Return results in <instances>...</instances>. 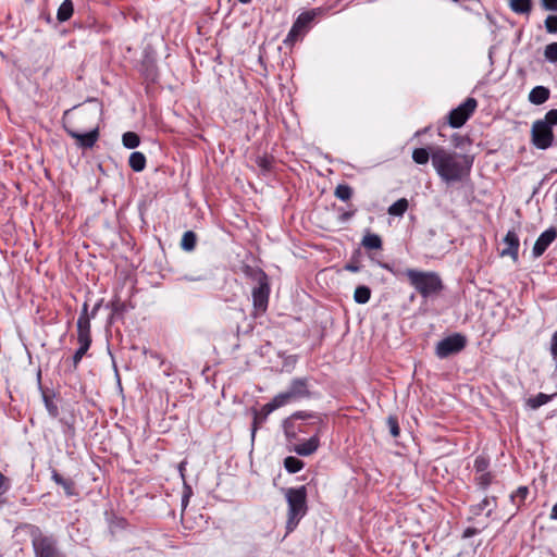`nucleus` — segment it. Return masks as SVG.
<instances>
[{
    "label": "nucleus",
    "mask_w": 557,
    "mask_h": 557,
    "mask_svg": "<svg viewBox=\"0 0 557 557\" xmlns=\"http://www.w3.org/2000/svg\"><path fill=\"white\" fill-rule=\"evenodd\" d=\"M431 154L432 165L443 182H461L469 176L473 157L457 153L442 146H432Z\"/></svg>",
    "instance_id": "f257e3e1"
},
{
    "label": "nucleus",
    "mask_w": 557,
    "mask_h": 557,
    "mask_svg": "<svg viewBox=\"0 0 557 557\" xmlns=\"http://www.w3.org/2000/svg\"><path fill=\"white\" fill-rule=\"evenodd\" d=\"M403 274L407 277L409 284L424 299L436 297L444 289V283L440 274L434 271L406 269Z\"/></svg>",
    "instance_id": "f03ea898"
},
{
    "label": "nucleus",
    "mask_w": 557,
    "mask_h": 557,
    "mask_svg": "<svg viewBox=\"0 0 557 557\" xmlns=\"http://www.w3.org/2000/svg\"><path fill=\"white\" fill-rule=\"evenodd\" d=\"M284 495L288 507L286 521V533L288 534L297 528L299 521L308 511L307 488L305 485L289 487L284 491Z\"/></svg>",
    "instance_id": "7ed1b4c3"
},
{
    "label": "nucleus",
    "mask_w": 557,
    "mask_h": 557,
    "mask_svg": "<svg viewBox=\"0 0 557 557\" xmlns=\"http://www.w3.org/2000/svg\"><path fill=\"white\" fill-rule=\"evenodd\" d=\"M250 271V277L256 282V286L252 288V302L257 313H264L268 309L269 296H270V283L269 277L264 271L257 269Z\"/></svg>",
    "instance_id": "20e7f679"
},
{
    "label": "nucleus",
    "mask_w": 557,
    "mask_h": 557,
    "mask_svg": "<svg viewBox=\"0 0 557 557\" xmlns=\"http://www.w3.org/2000/svg\"><path fill=\"white\" fill-rule=\"evenodd\" d=\"M32 543L36 557H65L58 547L57 539L42 534L38 529L32 534Z\"/></svg>",
    "instance_id": "39448f33"
},
{
    "label": "nucleus",
    "mask_w": 557,
    "mask_h": 557,
    "mask_svg": "<svg viewBox=\"0 0 557 557\" xmlns=\"http://www.w3.org/2000/svg\"><path fill=\"white\" fill-rule=\"evenodd\" d=\"M311 393L309 391L308 379L296 377L293 379L288 388L285 392L277 394L275 397L281 406H285L293 401H297L304 398H309Z\"/></svg>",
    "instance_id": "423d86ee"
},
{
    "label": "nucleus",
    "mask_w": 557,
    "mask_h": 557,
    "mask_svg": "<svg viewBox=\"0 0 557 557\" xmlns=\"http://www.w3.org/2000/svg\"><path fill=\"white\" fill-rule=\"evenodd\" d=\"M467 345V338L460 333H455L440 341L436 345L435 352L441 359L460 352Z\"/></svg>",
    "instance_id": "0eeeda50"
},
{
    "label": "nucleus",
    "mask_w": 557,
    "mask_h": 557,
    "mask_svg": "<svg viewBox=\"0 0 557 557\" xmlns=\"http://www.w3.org/2000/svg\"><path fill=\"white\" fill-rule=\"evenodd\" d=\"M319 14H321V9H312L299 14L297 20L294 22L285 42L293 44L297 41L298 38L309 29L311 23Z\"/></svg>",
    "instance_id": "6e6552de"
},
{
    "label": "nucleus",
    "mask_w": 557,
    "mask_h": 557,
    "mask_svg": "<svg viewBox=\"0 0 557 557\" xmlns=\"http://www.w3.org/2000/svg\"><path fill=\"white\" fill-rule=\"evenodd\" d=\"M478 107L474 98H467L463 103L453 109L448 114V123L451 127H461L472 115Z\"/></svg>",
    "instance_id": "1a4fd4ad"
},
{
    "label": "nucleus",
    "mask_w": 557,
    "mask_h": 557,
    "mask_svg": "<svg viewBox=\"0 0 557 557\" xmlns=\"http://www.w3.org/2000/svg\"><path fill=\"white\" fill-rule=\"evenodd\" d=\"M69 114V111H65L63 116V126L67 135L76 140V145L78 148L82 149H90L95 146L99 138V131L98 128H94L92 131L88 133H79L75 128H73L69 123L66 122V116Z\"/></svg>",
    "instance_id": "9d476101"
},
{
    "label": "nucleus",
    "mask_w": 557,
    "mask_h": 557,
    "mask_svg": "<svg viewBox=\"0 0 557 557\" xmlns=\"http://www.w3.org/2000/svg\"><path fill=\"white\" fill-rule=\"evenodd\" d=\"M532 144L537 148L545 150L553 146L554 133L548 125L536 120L531 129Z\"/></svg>",
    "instance_id": "9b49d317"
},
{
    "label": "nucleus",
    "mask_w": 557,
    "mask_h": 557,
    "mask_svg": "<svg viewBox=\"0 0 557 557\" xmlns=\"http://www.w3.org/2000/svg\"><path fill=\"white\" fill-rule=\"evenodd\" d=\"M280 407H282V406H281V404L277 403V399L274 396V398L270 403L263 405L260 410L252 409V414H253L252 425H251L252 437H255L257 430L267 421L268 416Z\"/></svg>",
    "instance_id": "f8f14e48"
},
{
    "label": "nucleus",
    "mask_w": 557,
    "mask_h": 557,
    "mask_svg": "<svg viewBox=\"0 0 557 557\" xmlns=\"http://www.w3.org/2000/svg\"><path fill=\"white\" fill-rule=\"evenodd\" d=\"M312 420V424H319L322 422L321 417L315 412H307V411H297L293 413L288 419L284 422V429L287 436L295 435V426L293 424L294 420Z\"/></svg>",
    "instance_id": "ddd939ff"
},
{
    "label": "nucleus",
    "mask_w": 557,
    "mask_h": 557,
    "mask_svg": "<svg viewBox=\"0 0 557 557\" xmlns=\"http://www.w3.org/2000/svg\"><path fill=\"white\" fill-rule=\"evenodd\" d=\"M557 237V231L555 227H549L545 232H543L539 238L536 239L534 246H533V256L535 258L541 257L545 250L548 248V246L556 239Z\"/></svg>",
    "instance_id": "4468645a"
},
{
    "label": "nucleus",
    "mask_w": 557,
    "mask_h": 557,
    "mask_svg": "<svg viewBox=\"0 0 557 557\" xmlns=\"http://www.w3.org/2000/svg\"><path fill=\"white\" fill-rule=\"evenodd\" d=\"M88 305L85 302L82 313L77 320V339L91 341L90 336V318L87 313Z\"/></svg>",
    "instance_id": "2eb2a0df"
},
{
    "label": "nucleus",
    "mask_w": 557,
    "mask_h": 557,
    "mask_svg": "<svg viewBox=\"0 0 557 557\" xmlns=\"http://www.w3.org/2000/svg\"><path fill=\"white\" fill-rule=\"evenodd\" d=\"M504 244L507 245L500 252V255L509 256L516 262L518 261V250H519V238L515 231H508L505 238Z\"/></svg>",
    "instance_id": "dca6fc26"
},
{
    "label": "nucleus",
    "mask_w": 557,
    "mask_h": 557,
    "mask_svg": "<svg viewBox=\"0 0 557 557\" xmlns=\"http://www.w3.org/2000/svg\"><path fill=\"white\" fill-rule=\"evenodd\" d=\"M320 446V440L319 436L315 434L311 436L309 440L298 444L295 446L294 451L300 456H310Z\"/></svg>",
    "instance_id": "f3484780"
},
{
    "label": "nucleus",
    "mask_w": 557,
    "mask_h": 557,
    "mask_svg": "<svg viewBox=\"0 0 557 557\" xmlns=\"http://www.w3.org/2000/svg\"><path fill=\"white\" fill-rule=\"evenodd\" d=\"M550 90L544 86H536L532 88L529 94V101L533 104L540 106L549 99Z\"/></svg>",
    "instance_id": "a211bd4d"
},
{
    "label": "nucleus",
    "mask_w": 557,
    "mask_h": 557,
    "mask_svg": "<svg viewBox=\"0 0 557 557\" xmlns=\"http://www.w3.org/2000/svg\"><path fill=\"white\" fill-rule=\"evenodd\" d=\"M131 169L135 172H141L146 168V157L144 153L135 151L132 152L128 159Z\"/></svg>",
    "instance_id": "6ab92c4d"
},
{
    "label": "nucleus",
    "mask_w": 557,
    "mask_h": 557,
    "mask_svg": "<svg viewBox=\"0 0 557 557\" xmlns=\"http://www.w3.org/2000/svg\"><path fill=\"white\" fill-rule=\"evenodd\" d=\"M509 7L515 13L529 15L532 11V1L531 0H510Z\"/></svg>",
    "instance_id": "aec40b11"
},
{
    "label": "nucleus",
    "mask_w": 557,
    "mask_h": 557,
    "mask_svg": "<svg viewBox=\"0 0 557 557\" xmlns=\"http://www.w3.org/2000/svg\"><path fill=\"white\" fill-rule=\"evenodd\" d=\"M74 12L72 0H64L58 9L57 18L59 22H65L71 18Z\"/></svg>",
    "instance_id": "412c9836"
},
{
    "label": "nucleus",
    "mask_w": 557,
    "mask_h": 557,
    "mask_svg": "<svg viewBox=\"0 0 557 557\" xmlns=\"http://www.w3.org/2000/svg\"><path fill=\"white\" fill-rule=\"evenodd\" d=\"M432 159L431 147L429 148H416L412 151V160L420 165L426 164Z\"/></svg>",
    "instance_id": "4be33fe9"
},
{
    "label": "nucleus",
    "mask_w": 557,
    "mask_h": 557,
    "mask_svg": "<svg viewBox=\"0 0 557 557\" xmlns=\"http://www.w3.org/2000/svg\"><path fill=\"white\" fill-rule=\"evenodd\" d=\"M408 205L409 203L406 198H400L397 201H395L392 206H389L387 212L389 215L403 216L408 209Z\"/></svg>",
    "instance_id": "5701e85b"
},
{
    "label": "nucleus",
    "mask_w": 557,
    "mask_h": 557,
    "mask_svg": "<svg viewBox=\"0 0 557 557\" xmlns=\"http://www.w3.org/2000/svg\"><path fill=\"white\" fill-rule=\"evenodd\" d=\"M362 246L367 249H381L382 248V239L377 234L368 233L362 238Z\"/></svg>",
    "instance_id": "b1692460"
},
{
    "label": "nucleus",
    "mask_w": 557,
    "mask_h": 557,
    "mask_svg": "<svg viewBox=\"0 0 557 557\" xmlns=\"http://www.w3.org/2000/svg\"><path fill=\"white\" fill-rule=\"evenodd\" d=\"M197 243V236L193 231H187L183 234L181 240V247L185 251H191L195 249Z\"/></svg>",
    "instance_id": "393cba45"
},
{
    "label": "nucleus",
    "mask_w": 557,
    "mask_h": 557,
    "mask_svg": "<svg viewBox=\"0 0 557 557\" xmlns=\"http://www.w3.org/2000/svg\"><path fill=\"white\" fill-rule=\"evenodd\" d=\"M371 297V289L366 285H360L355 289L354 299L357 304H367Z\"/></svg>",
    "instance_id": "a878e982"
},
{
    "label": "nucleus",
    "mask_w": 557,
    "mask_h": 557,
    "mask_svg": "<svg viewBox=\"0 0 557 557\" xmlns=\"http://www.w3.org/2000/svg\"><path fill=\"white\" fill-rule=\"evenodd\" d=\"M552 395H547V394H544V393H539L536 396L534 397H530L528 400H527V405L531 408V409H539L541 406L547 404L550 399H552Z\"/></svg>",
    "instance_id": "bb28decb"
},
{
    "label": "nucleus",
    "mask_w": 557,
    "mask_h": 557,
    "mask_svg": "<svg viewBox=\"0 0 557 557\" xmlns=\"http://www.w3.org/2000/svg\"><path fill=\"white\" fill-rule=\"evenodd\" d=\"M305 463L302 460L288 456L284 459V467L289 473H297L304 468Z\"/></svg>",
    "instance_id": "cd10ccee"
},
{
    "label": "nucleus",
    "mask_w": 557,
    "mask_h": 557,
    "mask_svg": "<svg viewBox=\"0 0 557 557\" xmlns=\"http://www.w3.org/2000/svg\"><path fill=\"white\" fill-rule=\"evenodd\" d=\"M77 342L79 344V348L75 351V354L73 356V363H74L75 368L81 362L82 358L86 355L87 350L89 349V347L91 345V341L77 339Z\"/></svg>",
    "instance_id": "c85d7f7f"
},
{
    "label": "nucleus",
    "mask_w": 557,
    "mask_h": 557,
    "mask_svg": "<svg viewBox=\"0 0 557 557\" xmlns=\"http://www.w3.org/2000/svg\"><path fill=\"white\" fill-rule=\"evenodd\" d=\"M122 143L124 147L128 149H135L140 144L139 136L134 132H126L122 136Z\"/></svg>",
    "instance_id": "c756f323"
},
{
    "label": "nucleus",
    "mask_w": 557,
    "mask_h": 557,
    "mask_svg": "<svg viewBox=\"0 0 557 557\" xmlns=\"http://www.w3.org/2000/svg\"><path fill=\"white\" fill-rule=\"evenodd\" d=\"M52 479L64 488L66 495L71 496L74 494V483L71 480L64 479L57 472L53 473Z\"/></svg>",
    "instance_id": "7c9ffc66"
},
{
    "label": "nucleus",
    "mask_w": 557,
    "mask_h": 557,
    "mask_svg": "<svg viewBox=\"0 0 557 557\" xmlns=\"http://www.w3.org/2000/svg\"><path fill=\"white\" fill-rule=\"evenodd\" d=\"M529 494V488L527 486H520L515 493L510 495V500L512 504L519 508L525 500Z\"/></svg>",
    "instance_id": "2f4dec72"
},
{
    "label": "nucleus",
    "mask_w": 557,
    "mask_h": 557,
    "mask_svg": "<svg viewBox=\"0 0 557 557\" xmlns=\"http://www.w3.org/2000/svg\"><path fill=\"white\" fill-rule=\"evenodd\" d=\"M334 195L343 200V201H347L351 198L352 196V188L347 185V184H339L336 188H335V191H334Z\"/></svg>",
    "instance_id": "473e14b6"
},
{
    "label": "nucleus",
    "mask_w": 557,
    "mask_h": 557,
    "mask_svg": "<svg viewBox=\"0 0 557 557\" xmlns=\"http://www.w3.org/2000/svg\"><path fill=\"white\" fill-rule=\"evenodd\" d=\"M496 508V497H485L479 505L478 509L483 511L487 509L486 516L490 517L493 510Z\"/></svg>",
    "instance_id": "72a5a7b5"
},
{
    "label": "nucleus",
    "mask_w": 557,
    "mask_h": 557,
    "mask_svg": "<svg viewBox=\"0 0 557 557\" xmlns=\"http://www.w3.org/2000/svg\"><path fill=\"white\" fill-rule=\"evenodd\" d=\"M389 433L393 437H397L400 434V428L398 423V419L395 416H389L386 420Z\"/></svg>",
    "instance_id": "f704fd0d"
},
{
    "label": "nucleus",
    "mask_w": 557,
    "mask_h": 557,
    "mask_svg": "<svg viewBox=\"0 0 557 557\" xmlns=\"http://www.w3.org/2000/svg\"><path fill=\"white\" fill-rule=\"evenodd\" d=\"M544 57L549 62H557V42H552L545 47Z\"/></svg>",
    "instance_id": "c9c22d12"
},
{
    "label": "nucleus",
    "mask_w": 557,
    "mask_h": 557,
    "mask_svg": "<svg viewBox=\"0 0 557 557\" xmlns=\"http://www.w3.org/2000/svg\"><path fill=\"white\" fill-rule=\"evenodd\" d=\"M542 123L548 125V127H553L557 125V109L549 110L543 120H540Z\"/></svg>",
    "instance_id": "e433bc0d"
},
{
    "label": "nucleus",
    "mask_w": 557,
    "mask_h": 557,
    "mask_svg": "<svg viewBox=\"0 0 557 557\" xmlns=\"http://www.w3.org/2000/svg\"><path fill=\"white\" fill-rule=\"evenodd\" d=\"M546 30L550 34L557 33V15H548L545 20Z\"/></svg>",
    "instance_id": "4c0bfd02"
},
{
    "label": "nucleus",
    "mask_w": 557,
    "mask_h": 557,
    "mask_svg": "<svg viewBox=\"0 0 557 557\" xmlns=\"http://www.w3.org/2000/svg\"><path fill=\"white\" fill-rule=\"evenodd\" d=\"M44 399H45L46 408H47L48 412L50 413V416L53 418L58 417L59 408H58L57 404L46 395L44 396Z\"/></svg>",
    "instance_id": "58836bf2"
},
{
    "label": "nucleus",
    "mask_w": 557,
    "mask_h": 557,
    "mask_svg": "<svg viewBox=\"0 0 557 557\" xmlns=\"http://www.w3.org/2000/svg\"><path fill=\"white\" fill-rule=\"evenodd\" d=\"M476 480L482 488H486L492 482V474L490 472H483Z\"/></svg>",
    "instance_id": "ea45409f"
},
{
    "label": "nucleus",
    "mask_w": 557,
    "mask_h": 557,
    "mask_svg": "<svg viewBox=\"0 0 557 557\" xmlns=\"http://www.w3.org/2000/svg\"><path fill=\"white\" fill-rule=\"evenodd\" d=\"M10 488V481L0 472V496L5 494Z\"/></svg>",
    "instance_id": "a19ab883"
},
{
    "label": "nucleus",
    "mask_w": 557,
    "mask_h": 557,
    "mask_svg": "<svg viewBox=\"0 0 557 557\" xmlns=\"http://www.w3.org/2000/svg\"><path fill=\"white\" fill-rule=\"evenodd\" d=\"M474 467L478 472H484L487 468V462L484 458H476L474 462Z\"/></svg>",
    "instance_id": "79ce46f5"
},
{
    "label": "nucleus",
    "mask_w": 557,
    "mask_h": 557,
    "mask_svg": "<svg viewBox=\"0 0 557 557\" xmlns=\"http://www.w3.org/2000/svg\"><path fill=\"white\" fill-rule=\"evenodd\" d=\"M542 5L545 10L557 11V0H542Z\"/></svg>",
    "instance_id": "37998d69"
},
{
    "label": "nucleus",
    "mask_w": 557,
    "mask_h": 557,
    "mask_svg": "<svg viewBox=\"0 0 557 557\" xmlns=\"http://www.w3.org/2000/svg\"><path fill=\"white\" fill-rule=\"evenodd\" d=\"M356 210H351V211H345L343 212L341 215H339V220L342 222H346L348 221L349 219H351L355 214Z\"/></svg>",
    "instance_id": "c03bdc74"
},
{
    "label": "nucleus",
    "mask_w": 557,
    "mask_h": 557,
    "mask_svg": "<svg viewBox=\"0 0 557 557\" xmlns=\"http://www.w3.org/2000/svg\"><path fill=\"white\" fill-rule=\"evenodd\" d=\"M550 518H552L553 520H557V503L554 505V507H553V509H552Z\"/></svg>",
    "instance_id": "a18cd8bd"
},
{
    "label": "nucleus",
    "mask_w": 557,
    "mask_h": 557,
    "mask_svg": "<svg viewBox=\"0 0 557 557\" xmlns=\"http://www.w3.org/2000/svg\"><path fill=\"white\" fill-rule=\"evenodd\" d=\"M346 269L348 271H351V272H357L359 270V268L357 265H354V264L346 265Z\"/></svg>",
    "instance_id": "49530a36"
},
{
    "label": "nucleus",
    "mask_w": 557,
    "mask_h": 557,
    "mask_svg": "<svg viewBox=\"0 0 557 557\" xmlns=\"http://www.w3.org/2000/svg\"><path fill=\"white\" fill-rule=\"evenodd\" d=\"M259 165L264 168V169H268L269 166V162L265 160V159H262L260 162H259Z\"/></svg>",
    "instance_id": "de8ad7c7"
},
{
    "label": "nucleus",
    "mask_w": 557,
    "mask_h": 557,
    "mask_svg": "<svg viewBox=\"0 0 557 557\" xmlns=\"http://www.w3.org/2000/svg\"><path fill=\"white\" fill-rule=\"evenodd\" d=\"M238 1H239L240 3H243V4H247V3H249L251 0H238Z\"/></svg>",
    "instance_id": "09e8293b"
},
{
    "label": "nucleus",
    "mask_w": 557,
    "mask_h": 557,
    "mask_svg": "<svg viewBox=\"0 0 557 557\" xmlns=\"http://www.w3.org/2000/svg\"><path fill=\"white\" fill-rule=\"evenodd\" d=\"M187 502H188L187 496H185V497L182 499V503H183V505H185Z\"/></svg>",
    "instance_id": "8fccbe9b"
},
{
    "label": "nucleus",
    "mask_w": 557,
    "mask_h": 557,
    "mask_svg": "<svg viewBox=\"0 0 557 557\" xmlns=\"http://www.w3.org/2000/svg\"><path fill=\"white\" fill-rule=\"evenodd\" d=\"M98 307H95L94 310H92V317L95 315L96 311H97Z\"/></svg>",
    "instance_id": "3c124183"
}]
</instances>
